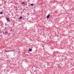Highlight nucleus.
Listing matches in <instances>:
<instances>
[{
	"label": "nucleus",
	"mask_w": 74,
	"mask_h": 74,
	"mask_svg": "<svg viewBox=\"0 0 74 74\" xmlns=\"http://www.w3.org/2000/svg\"><path fill=\"white\" fill-rule=\"evenodd\" d=\"M12 51H13V50H5V53H6V52H12Z\"/></svg>",
	"instance_id": "obj_1"
},
{
	"label": "nucleus",
	"mask_w": 74,
	"mask_h": 74,
	"mask_svg": "<svg viewBox=\"0 0 74 74\" xmlns=\"http://www.w3.org/2000/svg\"><path fill=\"white\" fill-rule=\"evenodd\" d=\"M6 20L8 22H10V20L8 18H6Z\"/></svg>",
	"instance_id": "obj_2"
},
{
	"label": "nucleus",
	"mask_w": 74,
	"mask_h": 74,
	"mask_svg": "<svg viewBox=\"0 0 74 74\" xmlns=\"http://www.w3.org/2000/svg\"><path fill=\"white\" fill-rule=\"evenodd\" d=\"M49 16H50V14H49L47 16V19H48L49 18Z\"/></svg>",
	"instance_id": "obj_3"
},
{
	"label": "nucleus",
	"mask_w": 74,
	"mask_h": 74,
	"mask_svg": "<svg viewBox=\"0 0 74 74\" xmlns=\"http://www.w3.org/2000/svg\"><path fill=\"white\" fill-rule=\"evenodd\" d=\"M29 52H31L32 51V49H29Z\"/></svg>",
	"instance_id": "obj_4"
},
{
	"label": "nucleus",
	"mask_w": 74,
	"mask_h": 74,
	"mask_svg": "<svg viewBox=\"0 0 74 74\" xmlns=\"http://www.w3.org/2000/svg\"><path fill=\"white\" fill-rule=\"evenodd\" d=\"M22 18H23V17H22V16H21L19 18V19H22Z\"/></svg>",
	"instance_id": "obj_5"
},
{
	"label": "nucleus",
	"mask_w": 74,
	"mask_h": 74,
	"mask_svg": "<svg viewBox=\"0 0 74 74\" xmlns=\"http://www.w3.org/2000/svg\"><path fill=\"white\" fill-rule=\"evenodd\" d=\"M30 5H31V6H34V4H31Z\"/></svg>",
	"instance_id": "obj_6"
},
{
	"label": "nucleus",
	"mask_w": 74,
	"mask_h": 74,
	"mask_svg": "<svg viewBox=\"0 0 74 74\" xmlns=\"http://www.w3.org/2000/svg\"><path fill=\"white\" fill-rule=\"evenodd\" d=\"M3 14V13L2 12H1L0 13V14Z\"/></svg>",
	"instance_id": "obj_7"
},
{
	"label": "nucleus",
	"mask_w": 74,
	"mask_h": 74,
	"mask_svg": "<svg viewBox=\"0 0 74 74\" xmlns=\"http://www.w3.org/2000/svg\"><path fill=\"white\" fill-rule=\"evenodd\" d=\"M24 3H25V2H22V4H24Z\"/></svg>",
	"instance_id": "obj_8"
},
{
	"label": "nucleus",
	"mask_w": 74,
	"mask_h": 74,
	"mask_svg": "<svg viewBox=\"0 0 74 74\" xmlns=\"http://www.w3.org/2000/svg\"><path fill=\"white\" fill-rule=\"evenodd\" d=\"M8 33V32H7V31L5 32V33H7V34Z\"/></svg>",
	"instance_id": "obj_9"
},
{
	"label": "nucleus",
	"mask_w": 74,
	"mask_h": 74,
	"mask_svg": "<svg viewBox=\"0 0 74 74\" xmlns=\"http://www.w3.org/2000/svg\"><path fill=\"white\" fill-rule=\"evenodd\" d=\"M5 25H6V26H7V25L6 24H5Z\"/></svg>",
	"instance_id": "obj_10"
}]
</instances>
